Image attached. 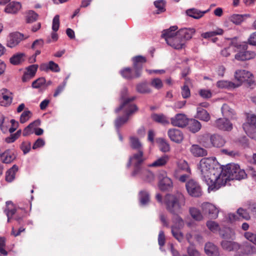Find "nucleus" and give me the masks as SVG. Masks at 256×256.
<instances>
[{
	"label": "nucleus",
	"instance_id": "1",
	"mask_svg": "<svg viewBox=\"0 0 256 256\" xmlns=\"http://www.w3.org/2000/svg\"><path fill=\"white\" fill-rule=\"evenodd\" d=\"M202 178L208 186V190H218V182L222 172V166L216 164L212 158H202L198 165Z\"/></svg>",
	"mask_w": 256,
	"mask_h": 256
},
{
	"label": "nucleus",
	"instance_id": "2",
	"mask_svg": "<svg viewBox=\"0 0 256 256\" xmlns=\"http://www.w3.org/2000/svg\"><path fill=\"white\" fill-rule=\"evenodd\" d=\"M165 204L166 210L174 215L172 218L173 226L176 228L180 229L184 226V221L179 216L182 214L186 204L184 195L178 192L173 194H167L165 197Z\"/></svg>",
	"mask_w": 256,
	"mask_h": 256
},
{
	"label": "nucleus",
	"instance_id": "3",
	"mask_svg": "<svg viewBox=\"0 0 256 256\" xmlns=\"http://www.w3.org/2000/svg\"><path fill=\"white\" fill-rule=\"evenodd\" d=\"M126 90H124L122 92V102L121 105L116 110V112L122 111L124 114L123 116L118 117L115 121V126L118 128L128 120L131 114L138 110V108L132 102L136 99L135 96L126 98L124 94H126Z\"/></svg>",
	"mask_w": 256,
	"mask_h": 256
},
{
	"label": "nucleus",
	"instance_id": "4",
	"mask_svg": "<svg viewBox=\"0 0 256 256\" xmlns=\"http://www.w3.org/2000/svg\"><path fill=\"white\" fill-rule=\"evenodd\" d=\"M222 172L218 182V189L225 186L228 180H240L246 177V174L244 170L240 168L239 165L235 164H229L222 166Z\"/></svg>",
	"mask_w": 256,
	"mask_h": 256
},
{
	"label": "nucleus",
	"instance_id": "5",
	"mask_svg": "<svg viewBox=\"0 0 256 256\" xmlns=\"http://www.w3.org/2000/svg\"><path fill=\"white\" fill-rule=\"evenodd\" d=\"M144 160L143 150H139L138 152L134 154L130 157L127 167L134 166V170L132 173V176L146 174L150 178H152L153 176L152 174L146 170L143 169L142 167V165Z\"/></svg>",
	"mask_w": 256,
	"mask_h": 256
},
{
	"label": "nucleus",
	"instance_id": "6",
	"mask_svg": "<svg viewBox=\"0 0 256 256\" xmlns=\"http://www.w3.org/2000/svg\"><path fill=\"white\" fill-rule=\"evenodd\" d=\"M242 128L247 135L252 138L256 137V115L250 114L247 116L246 120Z\"/></svg>",
	"mask_w": 256,
	"mask_h": 256
},
{
	"label": "nucleus",
	"instance_id": "7",
	"mask_svg": "<svg viewBox=\"0 0 256 256\" xmlns=\"http://www.w3.org/2000/svg\"><path fill=\"white\" fill-rule=\"evenodd\" d=\"M6 208L5 210V212L8 216V222H10V218L16 213H22V216H24L28 212V210H29L31 209V204H30V206H28V208L22 207L19 208L16 210L13 208V204L11 202H6Z\"/></svg>",
	"mask_w": 256,
	"mask_h": 256
},
{
	"label": "nucleus",
	"instance_id": "8",
	"mask_svg": "<svg viewBox=\"0 0 256 256\" xmlns=\"http://www.w3.org/2000/svg\"><path fill=\"white\" fill-rule=\"evenodd\" d=\"M186 188L188 194L194 197H199L202 191L199 184L194 180H189L186 184Z\"/></svg>",
	"mask_w": 256,
	"mask_h": 256
},
{
	"label": "nucleus",
	"instance_id": "9",
	"mask_svg": "<svg viewBox=\"0 0 256 256\" xmlns=\"http://www.w3.org/2000/svg\"><path fill=\"white\" fill-rule=\"evenodd\" d=\"M247 46L244 45L242 46V50L236 54L234 58L240 61L248 60L255 58L256 54L253 51L247 50Z\"/></svg>",
	"mask_w": 256,
	"mask_h": 256
},
{
	"label": "nucleus",
	"instance_id": "10",
	"mask_svg": "<svg viewBox=\"0 0 256 256\" xmlns=\"http://www.w3.org/2000/svg\"><path fill=\"white\" fill-rule=\"evenodd\" d=\"M133 62V69L136 72V76H140L142 74L143 65L146 62V57L142 56H134L132 59Z\"/></svg>",
	"mask_w": 256,
	"mask_h": 256
},
{
	"label": "nucleus",
	"instance_id": "11",
	"mask_svg": "<svg viewBox=\"0 0 256 256\" xmlns=\"http://www.w3.org/2000/svg\"><path fill=\"white\" fill-rule=\"evenodd\" d=\"M158 178L159 180V186L162 190H167L172 187V181L170 178L166 176V172L164 171L160 174Z\"/></svg>",
	"mask_w": 256,
	"mask_h": 256
},
{
	"label": "nucleus",
	"instance_id": "12",
	"mask_svg": "<svg viewBox=\"0 0 256 256\" xmlns=\"http://www.w3.org/2000/svg\"><path fill=\"white\" fill-rule=\"evenodd\" d=\"M203 212L208 215L210 218L216 219L218 216V210L213 204L210 203H204L202 205Z\"/></svg>",
	"mask_w": 256,
	"mask_h": 256
},
{
	"label": "nucleus",
	"instance_id": "13",
	"mask_svg": "<svg viewBox=\"0 0 256 256\" xmlns=\"http://www.w3.org/2000/svg\"><path fill=\"white\" fill-rule=\"evenodd\" d=\"M167 44L176 50L182 49L185 45L184 40L178 36V32L172 39L168 38Z\"/></svg>",
	"mask_w": 256,
	"mask_h": 256
},
{
	"label": "nucleus",
	"instance_id": "14",
	"mask_svg": "<svg viewBox=\"0 0 256 256\" xmlns=\"http://www.w3.org/2000/svg\"><path fill=\"white\" fill-rule=\"evenodd\" d=\"M252 76L251 73L246 70H236L234 74V78L238 83L236 84H238L240 86L243 82L248 81Z\"/></svg>",
	"mask_w": 256,
	"mask_h": 256
},
{
	"label": "nucleus",
	"instance_id": "15",
	"mask_svg": "<svg viewBox=\"0 0 256 256\" xmlns=\"http://www.w3.org/2000/svg\"><path fill=\"white\" fill-rule=\"evenodd\" d=\"M176 168L174 175L176 178H178L180 173L182 172H190V170L188 162L184 160H179L176 162Z\"/></svg>",
	"mask_w": 256,
	"mask_h": 256
},
{
	"label": "nucleus",
	"instance_id": "16",
	"mask_svg": "<svg viewBox=\"0 0 256 256\" xmlns=\"http://www.w3.org/2000/svg\"><path fill=\"white\" fill-rule=\"evenodd\" d=\"M214 125L216 127L223 130H231L232 128V124L226 118H220L216 120Z\"/></svg>",
	"mask_w": 256,
	"mask_h": 256
},
{
	"label": "nucleus",
	"instance_id": "17",
	"mask_svg": "<svg viewBox=\"0 0 256 256\" xmlns=\"http://www.w3.org/2000/svg\"><path fill=\"white\" fill-rule=\"evenodd\" d=\"M16 157V154L13 150H7L4 152L0 154V160L4 164H10L12 162Z\"/></svg>",
	"mask_w": 256,
	"mask_h": 256
},
{
	"label": "nucleus",
	"instance_id": "18",
	"mask_svg": "<svg viewBox=\"0 0 256 256\" xmlns=\"http://www.w3.org/2000/svg\"><path fill=\"white\" fill-rule=\"evenodd\" d=\"M171 124L176 126L184 127L188 123V119L184 114H177L174 118H171Z\"/></svg>",
	"mask_w": 256,
	"mask_h": 256
},
{
	"label": "nucleus",
	"instance_id": "19",
	"mask_svg": "<svg viewBox=\"0 0 256 256\" xmlns=\"http://www.w3.org/2000/svg\"><path fill=\"white\" fill-rule=\"evenodd\" d=\"M168 134L170 140L176 143L180 142L183 140V134L178 129H170L168 130Z\"/></svg>",
	"mask_w": 256,
	"mask_h": 256
},
{
	"label": "nucleus",
	"instance_id": "20",
	"mask_svg": "<svg viewBox=\"0 0 256 256\" xmlns=\"http://www.w3.org/2000/svg\"><path fill=\"white\" fill-rule=\"evenodd\" d=\"M178 34V36L184 40V42H186V40H190L192 36L196 32V30L194 28H181L179 30L177 31Z\"/></svg>",
	"mask_w": 256,
	"mask_h": 256
},
{
	"label": "nucleus",
	"instance_id": "21",
	"mask_svg": "<svg viewBox=\"0 0 256 256\" xmlns=\"http://www.w3.org/2000/svg\"><path fill=\"white\" fill-rule=\"evenodd\" d=\"M221 246L224 250L228 252L237 250L240 248L238 243L227 240H223L221 242Z\"/></svg>",
	"mask_w": 256,
	"mask_h": 256
},
{
	"label": "nucleus",
	"instance_id": "22",
	"mask_svg": "<svg viewBox=\"0 0 256 256\" xmlns=\"http://www.w3.org/2000/svg\"><path fill=\"white\" fill-rule=\"evenodd\" d=\"M170 157L167 154H164L158 158L152 163L150 164L149 167L159 168L165 166L169 161Z\"/></svg>",
	"mask_w": 256,
	"mask_h": 256
},
{
	"label": "nucleus",
	"instance_id": "23",
	"mask_svg": "<svg viewBox=\"0 0 256 256\" xmlns=\"http://www.w3.org/2000/svg\"><path fill=\"white\" fill-rule=\"evenodd\" d=\"M204 252L207 255L212 256H219L220 252L218 248L214 244L208 242L206 244Z\"/></svg>",
	"mask_w": 256,
	"mask_h": 256
},
{
	"label": "nucleus",
	"instance_id": "24",
	"mask_svg": "<svg viewBox=\"0 0 256 256\" xmlns=\"http://www.w3.org/2000/svg\"><path fill=\"white\" fill-rule=\"evenodd\" d=\"M22 35L18 32L11 34L8 41V46L10 48L15 46L22 40Z\"/></svg>",
	"mask_w": 256,
	"mask_h": 256
},
{
	"label": "nucleus",
	"instance_id": "25",
	"mask_svg": "<svg viewBox=\"0 0 256 256\" xmlns=\"http://www.w3.org/2000/svg\"><path fill=\"white\" fill-rule=\"evenodd\" d=\"M210 10H208L204 11H201L195 8L188 9L186 10V14L195 19H199L202 18L205 14L208 12Z\"/></svg>",
	"mask_w": 256,
	"mask_h": 256
},
{
	"label": "nucleus",
	"instance_id": "26",
	"mask_svg": "<svg viewBox=\"0 0 256 256\" xmlns=\"http://www.w3.org/2000/svg\"><path fill=\"white\" fill-rule=\"evenodd\" d=\"M177 29V26H174L163 30L162 37L164 38L167 44L168 38L172 39L177 34V32H176Z\"/></svg>",
	"mask_w": 256,
	"mask_h": 256
},
{
	"label": "nucleus",
	"instance_id": "27",
	"mask_svg": "<svg viewBox=\"0 0 256 256\" xmlns=\"http://www.w3.org/2000/svg\"><path fill=\"white\" fill-rule=\"evenodd\" d=\"M190 152L196 157L204 156L207 155V151L198 144H193L190 148Z\"/></svg>",
	"mask_w": 256,
	"mask_h": 256
},
{
	"label": "nucleus",
	"instance_id": "28",
	"mask_svg": "<svg viewBox=\"0 0 256 256\" xmlns=\"http://www.w3.org/2000/svg\"><path fill=\"white\" fill-rule=\"evenodd\" d=\"M189 130L193 133L198 132L202 127L200 123L195 119H190L186 124Z\"/></svg>",
	"mask_w": 256,
	"mask_h": 256
},
{
	"label": "nucleus",
	"instance_id": "29",
	"mask_svg": "<svg viewBox=\"0 0 256 256\" xmlns=\"http://www.w3.org/2000/svg\"><path fill=\"white\" fill-rule=\"evenodd\" d=\"M211 146L222 147L225 144L224 140L220 136L214 134L210 136Z\"/></svg>",
	"mask_w": 256,
	"mask_h": 256
},
{
	"label": "nucleus",
	"instance_id": "30",
	"mask_svg": "<svg viewBox=\"0 0 256 256\" xmlns=\"http://www.w3.org/2000/svg\"><path fill=\"white\" fill-rule=\"evenodd\" d=\"M151 118L154 121L162 124L164 125L170 123L168 118L162 114H152Z\"/></svg>",
	"mask_w": 256,
	"mask_h": 256
},
{
	"label": "nucleus",
	"instance_id": "31",
	"mask_svg": "<svg viewBox=\"0 0 256 256\" xmlns=\"http://www.w3.org/2000/svg\"><path fill=\"white\" fill-rule=\"evenodd\" d=\"M21 8V4L18 2H12L10 3L5 8L4 11L6 13L15 14Z\"/></svg>",
	"mask_w": 256,
	"mask_h": 256
},
{
	"label": "nucleus",
	"instance_id": "32",
	"mask_svg": "<svg viewBox=\"0 0 256 256\" xmlns=\"http://www.w3.org/2000/svg\"><path fill=\"white\" fill-rule=\"evenodd\" d=\"M122 76L124 78L128 80L138 78L139 76H136V72L132 68H126L122 70L120 72Z\"/></svg>",
	"mask_w": 256,
	"mask_h": 256
},
{
	"label": "nucleus",
	"instance_id": "33",
	"mask_svg": "<svg viewBox=\"0 0 256 256\" xmlns=\"http://www.w3.org/2000/svg\"><path fill=\"white\" fill-rule=\"evenodd\" d=\"M222 115L227 118H233L235 115L234 110L228 104H224L222 107Z\"/></svg>",
	"mask_w": 256,
	"mask_h": 256
},
{
	"label": "nucleus",
	"instance_id": "34",
	"mask_svg": "<svg viewBox=\"0 0 256 256\" xmlns=\"http://www.w3.org/2000/svg\"><path fill=\"white\" fill-rule=\"evenodd\" d=\"M210 136H211L208 133L204 134L198 136V141L204 146L210 148Z\"/></svg>",
	"mask_w": 256,
	"mask_h": 256
},
{
	"label": "nucleus",
	"instance_id": "35",
	"mask_svg": "<svg viewBox=\"0 0 256 256\" xmlns=\"http://www.w3.org/2000/svg\"><path fill=\"white\" fill-rule=\"evenodd\" d=\"M40 122L39 120H36L34 122L30 123L28 126H27L23 131L22 134L24 136H28L31 134L34 133V127L38 126L40 125Z\"/></svg>",
	"mask_w": 256,
	"mask_h": 256
},
{
	"label": "nucleus",
	"instance_id": "36",
	"mask_svg": "<svg viewBox=\"0 0 256 256\" xmlns=\"http://www.w3.org/2000/svg\"><path fill=\"white\" fill-rule=\"evenodd\" d=\"M189 212L192 218L196 221H201L204 219L200 211L196 208H190Z\"/></svg>",
	"mask_w": 256,
	"mask_h": 256
},
{
	"label": "nucleus",
	"instance_id": "37",
	"mask_svg": "<svg viewBox=\"0 0 256 256\" xmlns=\"http://www.w3.org/2000/svg\"><path fill=\"white\" fill-rule=\"evenodd\" d=\"M18 170V166L14 165L12 168L8 170L6 174V180L8 182H12L15 178L16 172Z\"/></svg>",
	"mask_w": 256,
	"mask_h": 256
},
{
	"label": "nucleus",
	"instance_id": "38",
	"mask_svg": "<svg viewBox=\"0 0 256 256\" xmlns=\"http://www.w3.org/2000/svg\"><path fill=\"white\" fill-rule=\"evenodd\" d=\"M0 96H1L6 103L10 104L12 102V94L6 88H2L0 91Z\"/></svg>",
	"mask_w": 256,
	"mask_h": 256
},
{
	"label": "nucleus",
	"instance_id": "39",
	"mask_svg": "<svg viewBox=\"0 0 256 256\" xmlns=\"http://www.w3.org/2000/svg\"><path fill=\"white\" fill-rule=\"evenodd\" d=\"M216 86L221 88H230L238 87V84H236L228 80H220L217 82Z\"/></svg>",
	"mask_w": 256,
	"mask_h": 256
},
{
	"label": "nucleus",
	"instance_id": "40",
	"mask_svg": "<svg viewBox=\"0 0 256 256\" xmlns=\"http://www.w3.org/2000/svg\"><path fill=\"white\" fill-rule=\"evenodd\" d=\"M198 118L204 121L208 122L210 119V116L207 111L201 108H197Z\"/></svg>",
	"mask_w": 256,
	"mask_h": 256
},
{
	"label": "nucleus",
	"instance_id": "41",
	"mask_svg": "<svg viewBox=\"0 0 256 256\" xmlns=\"http://www.w3.org/2000/svg\"><path fill=\"white\" fill-rule=\"evenodd\" d=\"M156 142L158 144L159 148L162 152H166L170 150L169 144L164 139L158 138L156 140Z\"/></svg>",
	"mask_w": 256,
	"mask_h": 256
},
{
	"label": "nucleus",
	"instance_id": "42",
	"mask_svg": "<svg viewBox=\"0 0 256 256\" xmlns=\"http://www.w3.org/2000/svg\"><path fill=\"white\" fill-rule=\"evenodd\" d=\"M223 33L224 30L222 28H218L212 31L202 33L201 36L204 38H208L216 35H222Z\"/></svg>",
	"mask_w": 256,
	"mask_h": 256
},
{
	"label": "nucleus",
	"instance_id": "43",
	"mask_svg": "<svg viewBox=\"0 0 256 256\" xmlns=\"http://www.w3.org/2000/svg\"><path fill=\"white\" fill-rule=\"evenodd\" d=\"M154 5L157 8L156 14H160L166 11V1L164 0H156L154 2Z\"/></svg>",
	"mask_w": 256,
	"mask_h": 256
},
{
	"label": "nucleus",
	"instance_id": "44",
	"mask_svg": "<svg viewBox=\"0 0 256 256\" xmlns=\"http://www.w3.org/2000/svg\"><path fill=\"white\" fill-rule=\"evenodd\" d=\"M139 200L142 205L144 206L150 202V195L146 191H141L139 193Z\"/></svg>",
	"mask_w": 256,
	"mask_h": 256
},
{
	"label": "nucleus",
	"instance_id": "45",
	"mask_svg": "<svg viewBox=\"0 0 256 256\" xmlns=\"http://www.w3.org/2000/svg\"><path fill=\"white\" fill-rule=\"evenodd\" d=\"M136 90L141 94H148L151 92L150 88L146 82H142L136 86Z\"/></svg>",
	"mask_w": 256,
	"mask_h": 256
},
{
	"label": "nucleus",
	"instance_id": "46",
	"mask_svg": "<svg viewBox=\"0 0 256 256\" xmlns=\"http://www.w3.org/2000/svg\"><path fill=\"white\" fill-rule=\"evenodd\" d=\"M130 143L132 148L139 150H143L142 145L138 139L136 137H130Z\"/></svg>",
	"mask_w": 256,
	"mask_h": 256
},
{
	"label": "nucleus",
	"instance_id": "47",
	"mask_svg": "<svg viewBox=\"0 0 256 256\" xmlns=\"http://www.w3.org/2000/svg\"><path fill=\"white\" fill-rule=\"evenodd\" d=\"M206 225L209 230L214 233L218 232L220 230L219 224L214 221L208 220L206 222Z\"/></svg>",
	"mask_w": 256,
	"mask_h": 256
},
{
	"label": "nucleus",
	"instance_id": "48",
	"mask_svg": "<svg viewBox=\"0 0 256 256\" xmlns=\"http://www.w3.org/2000/svg\"><path fill=\"white\" fill-rule=\"evenodd\" d=\"M24 54H18L15 55H14L10 58V62L11 64L16 65L20 64L21 62L24 60Z\"/></svg>",
	"mask_w": 256,
	"mask_h": 256
},
{
	"label": "nucleus",
	"instance_id": "49",
	"mask_svg": "<svg viewBox=\"0 0 256 256\" xmlns=\"http://www.w3.org/2000/svg\"><path fill=\"white\" fill-rule=\"evenodd\" d=\"M171 229L174 237L178 242H182L183 240L184 236L182 234L180 231V229L176 228L174 226H172Z\"/></svg>",
	"mask_w": 256,
	"mask_h": 256
},
{
	"label": "nucleus",
	"instance_id": "50",
	"mask_svg": "<svg viewBox=\"0 0 256 256\" xmlns=\"http://www.w3.org/2000/svg\"><path fill=\"white\" fill-rule=\"evenodd\" d=\"M244 236L248 240L256 245V234L251 232H246L244 234Z\"/></svg>",
	"mask_w": 256,
	"mask_h": 256
},
{
	"label": "nucleus",
	"instance_id": "51",
	"mask_svg": "<svg viewBox=\"0 0 256 256\" xmlns=\"http://www.w3.org/2000/svg\"><path fill=\"white\" fill-rule=\"evenodd\" d=\"M38 14L34 11H28L26 15V22L28 23L33 22L38 19Z\"/></svg>",
	"mask_w": 256,
	"mask_h": 256
},
{
	"label": "nucleus",
	"instance_id": "52",
	"mask_svg": "<svg viewBox=\"0 0 256 256\" xmlns=\"http://www.w3.org/2000/svg\"><path fill=\"white\" fill-rule=\"evenodd\" d=\"M32 114L30 111L28 110H25L21 114L20 116V121L22 124H24L26 122L31 118Z\"/></svg>",
	"mask_w": 256,
	"mask_h": 256
},
{
	"label": "nucleus",
	"instance_id": "53",
	"mask_svg": "<svg viewBox=\"0 0 256 256\" xmlns=\"http://www.w3.org/2000/svg\"><path fill=\"white\" fill-rule=\"evenodd\" d=\"M150 86L156 89H160L163 86L162 80L158 78H154L151 80Z\"/></svg>",
	"mask_w": 256,
	"mask_h": 256
},
{
	"label": "nucleus",
	"instance_id": "54",
	"mask_svg": "<svg viewBox=\"0 0 256 256\" xmlns=\"http://www.w3.org/2000/svg\"><path fill=\"white\" fill-rule=\"evenodd\" d=\"M230 20L234 24H239L243 21V16L240 14H233L230 18Z\"/></svg>",
	"mask_w": 256,
	"mask_h": 256
},
{
	"label": "nucleus",
	"instance_id": "55",
	"mask_svg": "<svg viewBox=\"0 0 256 256\" xmlns=\"http://www.w3.org/2000/svg\"><path fill=\"white\" fill-rule=\"evenodd\" d=\"M38 68V66L37 64L31 65L28 68L26 72L32 78L34 76Z\"/></svg>",
	"mask_w": 256,
	"mask_h": 256
},
{
	"label": "nucleus",
	"instance_id": "56",
	"mask_svg": "<svg viewBox=\"0 0 256 256\" xmlns=\"http://www.w3.org/2000/svg\"><path fill=\"white\" fill-rule=\"evenodd\" d=\"M6 240L4 238H0V255L6 256L8 254L7 251L4 249Z\"/></svg>",
	"mask_w": 256,
	"mask_h": 256
},
{
	"label": "nucleus",
	"instance_id": "57",
	"mask_svg": "<svg viewBox=\"0 0 256 256\" xmlns=\"http://www.w3.org/2000/svg\"><path fill=\"white\" fill-rule=\"evenodd\" d=\"M31 148V144L30 142H24L20 146V149L24 154H26L29 152Z\"/></svg>",
	"mask_w": 256,
	"mask_h": 256
},
{
	"label": "nucleus",
	"instance_id": "58",
	"mask_svg": "<svg viewBox=\"0 0 256 256\" xmlns=\"http://www.w3.org/2000/svg\"><path fill=\"white\" fill-rule=\"evenodd\" d=\"M46 82V80L44 78H40L33 82L32 86L34 88H39L44 85Z\"/></svg>",
	"mask_w": 256,
	"mask_h": 256
},
{
	"label": "nucleus",
	"instance_id": "59",
	"mask_svg": "<svg viewBox=\"0 0 256 256\" xmlns=\"http://www.w3.org/2000/svg\"><path fill=\"white\" fill-rule=\"evenodd\" d=\"M60 26V16L56 15L53 18L52 29L53 31L56 32L58 30Z\"/></svg>",
	"mask_w": 256,
	"mask_h": 256
},
{
	"label": "nucleus",
	"instance_id": "60",
	"mask_svg": "<svg viewBox=\"0 0 256 256\" xmlns=\"http://www.w3.org/2000/svg\"><path fill=\"white\" fill-rule=\"evenodd\" d=\"M182 96L184 98H187L190 96V92L188 86L184 85L182 88Z\"/></svg>",
	"mask_w": 256,
	"mask_h": 256
},
{
	"label": "nucleus",
	"instance_id": "61",
	"mask_svg": "<svg viewBox=\"0 0 256 256\" xmlns=\"http://www.w3.org/2000/svg\"><path fill=\"white\" fill-rule=\"evenodd\" d=\"M234 48L232 46L224 48L221 51V54L224 57H228L232 53L234 52Z\"/></svg>",
	"mask_w": 256,
	"mask_h": 256
},
{
	"label": "nucleus",
	"instance_id": "62",
	"mask_svg": "<svg viewBox=\"0 0 256 256\" xmlns=\"http://www.w3.org/2000/svg\"><path fill=\"white\" fill-rule=\"evenodd\" d=\"M237 213L240 217H242L245 220H248L250 218V216L248 213L245 210L242 208L238 210Z\"/></svg>",
	"mask_w": 256,
	"mask_h": 256
},
{
	"label": "nucleus",
	"instance_id": "63",
	"mask_svg": "<svg viewBox=\"0 0 256 256\" xmlns=\"http://www.w3.org/2000/svg\"><path fill=\"white\" fill-rule=\"evenodd\" d=\"M187 252L189 256H200L198 252L192 246L188 247Z\"/></svg>",
	"mask_w": 256,
	"mask_h": 256
},
{
	"label": "nucleus",
	"instance_id": "64",
	"mask_svg": "<svg viewBox=\"0 0 256 256\" xmlns=\"http://www.w3.org/2000/svg\"><path fill=\"white\" fill-rule=\"evenodd\" d=\"M248 43L250 45L256 46V32L250 36L248 40Z\"/></svg>",
	"mask_w": 256,
	"mask_h": 256
}]
</instances>
